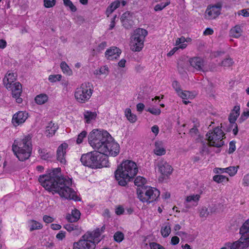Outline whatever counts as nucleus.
<instances>
[{
  "label": "nucleus",
  "mask_w": 249,
  "mask_h": 249,
  "mask_svg": "<svg viewBox=\"0 0 249 249\" xmlns=\"http://www.w3.org/2000/svg\"><path fill=\"white\" fill-rule=\"evenodd\" d=\"M38 181L48 191L58 194L61 197L80 201L81 199L71 188V179L62 176L60 168L48 169L46 174L39 176Z\"/></svg>",
  "instance_id": "obj_1"
},
{
  "label": "nucleus",
  "mask_w": 249,
  "mask_h": 249,
  "mask_svg": "<svg viewBox=\"0 0 249 249\" xmlns=\"http://www.w3.org/2000/svg\"><path fill=\"white\" fill-rule=\"evenodd\" d=\"M138 172L137 164L131 160L123 161L114 172L118 183L121 186H126L129 181L133 179Z\"/></svg>",
  "instance_id": "obj_2"
},
{
  "label": "nucleus",
  "mask_w": 249,
  "mask_h": 249,
  "mask_svg": "<svg viewBox=\"0 0 249 249\" xmlns=\"http://www.w3.org/2000/svg\"><path fill=\"white\" fill-rule=\"evenodd\" d=\"M112 139V137L106 130L93 129L88 136L89 142L95 150L99 152L107 151V142Z\"/></svg>",
  "instance_id": "obj_3"
},
{
  "label": "nucleus",
  "mask_w": 249,
  "mask_h": 249,
  "mask_svg": "<svg viewBox=\"0 0 249 249\" xmlns=\"http://www.w3.org/2000/svg\"><path fill=\"white\" fill-rule=\"evenodd\" d=\"M80 161L83 165L92 169L102 168L109 166L108 157L98 150L83 154Z\"/></svg>",
  "instance_id": "obj_4"
},
{
  "label": "nucleus",
  "mask_w": 249,
  "mask_h": 249,
  "mask_svg": "<svg viewBox=\"0 0 249 249\" xmlns=\"http://www.w3.org/2000/svg\"><path fill=\"white\" fill-rule=\"evenodd\" d=\"M31 137L25 136L19 141L15 140L12 146V150L15 155L20 161H24L31 156L32 151Z\"/></svg>",
  "instance_id": "obj_5"
},
{
  "label": "nucleus",
  "mask_w": 249,
  "mask_h": 249,
  "mask_svg": "<svg viewBox=\"0 0 249 249\" xmlns=\"http://www.w3.org/2000/svg\"><path fill=\"white\" fill-rule=\"evenodd\" d=\"M239 232L241 236L238 240L227 243L230 249H245L249 246V218L241 226Z\"/></svg>",
  "instance_id": "obj_6"
},
{
  "label": "nucleus",
  "mask_w": 249,
  "mask_h": 249,
  "mask_svg": "<svg viewBox=\"0 0 249 249\" xmlns=\"http://www.w3.org/2000/svg\"><path fill=\"white\" fill-rule=\"evenodd\" d=\"M137 194L141 201L150 203L157 199L160 196V192L155 188L145 186L137 188Z\"/></svg>",
  "instance_id": "obj_7"
},
{
  "label": "nucleus",
  "mask_w": 249,
  "mask_h": 249,
  "mask_svg": "<svg viewBox=\"0 0 249 249\" xmlns=\"http://www.w3.org/2000/svg\"><path fill=\"white\" fill-rule=\"evenodd\" d=\"M147 34V31L142 28H138L134 30L131 37L130 48L132 51L140 52L142 50L145 37Z\"/></svg>",
  "instance_id": "obj_8"
},
{
  "label": "nucleus",
  "mask_w": 249,
  "mask_h": 249,
  "mask_svg": "<svg viewBox=\"0 0 249 249\" xmlns=\"http://www.w3.org/2000/svg\"><path fill=\"white\" fill-rule=\"evenodd\" d=\"M93 92V88L89 83H84L80 87L77 88L74 92V96L77 102L85 103L91 97Z\"/></svg>",
  "instance_id": "obj_9"
},
{
  "label": "nucleus",
  "mask_w": 249,
  "mask_h": 249,
  "mask_svg": "<svg viewBox=\"0 0 249 249\" xmlns=\"http://www.w3.org/2000/svg\"><path fill=\"white\" fill-rule=\"evenodd\" d=\"M225 135L223 130L218 126L215 127L213 130H210L206 134V137L210 146L221 147L224 144L223 137Z\"/></svg>",
  "instance_id": "obj_10"
},
{
  "label": "nucleus",
  "mask_w": 249,
  "mask_h": 249,
  "mask_svg": "<svg viewBox=\"0 0 249 249\" xmlns=\"http://www.w3.org/2000/svg\"><path fill=\"white\" fill-rule=\"evenodd\" d=\"M85 234L77 242L73 243V249H94L96 244Z\"/></svg>",
  "instance_id": "obj_11"
},
{
  "label": "nucleus",
  "mask_w": 249,
  "mask_h": 249,
  "mask_svg": "<svg viewBox=\"0 0 249 249\" xmlns=\"http://www.w3.org/2000/svg\"><path fill=\"white\" fill-rule=\"evenodd\" d=\"M221 8L222 4L220 3L208 6L205 14V18L209 20L215 18L220 14Z\"/></svg>",
  "instance_id": "obj_12"
},
{
  "label": "nucleus",
  "mask_w": 249,
  "mask_h": 249,
  "mask_svg": "<svg viewBox=\"0 0 249 249\" xmlns=\"http://www.w3.org/2000/svg\"><path fill=\"white\" fill-rule=\"evenodd\" d=\"M107 151L105 152H102L104 155L108 157V155L115 157L120 152V145L116 142H114L112 138L107 144Z\"/></svg>",
  "instance_id": "obj_13"
},
{
  "label": "nucleus",
  "mask_w": 249,
  "mask_h": 249,
  "mask_svg": "<svg viewBox=\"0 0 249 249\" xmlns=\"http://www.w3.org/2000/svg\"><path fill=\"white\" fill-rule=\"evenodd\" d=\"M158 171L162 175L168 176L170 175L173 171L172 167L166 161L161 160L158 162Z\"/></svg>",
  "instance_id": "obj_14"
},
{
  "label": "nucleus",
  "mask_w": 249,
  "mask_h": 249,
  "mask_svg": "<svg viewBox=\"0 0 249 249\" xmlns=\"http://www.w3.org/2000/svg\"><path fill=\"white\" fill-rule=\"evenodd\" d=\"M9 89L12 90V96L16 99V102L18 104L21 103L22 99L20 97L22 92L21 84L19 82H15Z\"/></svg>",
  "instance_id": "obj_15"
},
{
  "label": "nucleus",
  "mask_w": 249,
  "mask_h": 249,
  "mask_svg": "<svg viewBox=\"0 0 249 249\" xmlns=\"http://www.w3.org/2000/svg\"><path fill=\"white\" fill-rule=\"evenodd\" d=\"M121 21L124 28L129 29L132 27L133 25V17L129 11L124 12L121 16Z\"/></svg>",
  "instance_id": "obj_16"
},
{
  "label": "nucleus",
  "mask_w": 249,
  "mask_h": 249,
  "mask_svg": "<svg viewBox=\"0 0 249 249\" xmlns=\"http://www.w3.org/2000/svg\"><path fill=\"white\" fill-rule=\"evenodd\" d=\"M28 118V113L26 112L18 111L15 114L12 118V123L17 126L23 123Z\"/></svg>",
  "instance_id": "obj_17"
},
{
  "label": "nucleus",
  "mask_w": 249,
  "mask_h": 249,
  "mask_svg": "<svg viewBox=\"0 0 249 249\" xmlns=\"http://www.w3.org/2000/svg\"><path fill=\"white\" fill-rule=\"evenodd\" d=\"M67 143L64 142L58 146L57 151V160L62 164H65L66 160L65 158L66 149L68 147Z\"/></svg>",
  "instance_id": "obj_18"
},
{
  "label": "nucleus",
  "mask_w": 249,
  "mask_h": 249,
  "mask_svg": "<svg viewBox=\"0 0 249 249\" xmlns=\"http://www.w3.org/2000/svg\"><path fill=\"white\" fill-rule=\"evenodd\" d=\"M200 197V195L197 194L187 196L184 203L185 208L189 209L193 206H196L198 204Z\"/></svg>",
  "instance_id": "obj_19"
},
{
  "label": "nucleus",
  "mask_w": 249,
  "mask_h": 249,
  "mask_svg": "<svg viewBox=\"0 0 249 249\" xmlns=\"http://www.w3.org/2000/svg\"><path fill=\"white\" fill-rule=\"evenodd\" d=\"M121 53V50L116 47L107 49L105 53V56L108 60L117 59Z\"/></svg>",
  "instance_id": "obj_20"
},
{
  "label": "nucleus",
  "mask_w": 249,
  "mask_h": 249,
  "mask_svg": "<svg viewBox=\"0 0 249 249\" xmlns=\"http://www.w3.org/2000/svg\"><path fill=\"white\" fill-rule=\"evenodd\" d=\"M189 63L191 66L198 71H203L204 60L199 57H195L189 59Z\"/></svg>",
  "instance_id": "obj_21"
},
{
  "label": "nucleus",
  "mask_w": 249,
  "mask_h": 249,
  "mask_svg": "<svg viewBox=\"0 0 249 249\" xmlns=\"http://www.w3.org/2000/svg\"><path fill=\"white\" fill-rule=\"evenodd\" d=\"M17 76L13 72H7L3 79V82L5 88L9 89L12 87L14 82L16 80Z\"/></svg>",
  "instance_id": "obj_22"
},
{
  "label": "nucleus",
  "mask_w": 249,
  "mask_h": 249,
  "mask_svg": "<svg viewBox=\"0 0 249 249\" xmlns=\"http://www.w3.org/2000/svg\"><path fill=\"white\" fill-rule=\"evenodd\" d=\"M239 115L240 106H235L231 110L228 117V119L231 124H236L235 121H236Z\"/></svg>",
  "instance_id": "obj_23"
},
{
  "label": "nucleus",
  "mask_w": 249,
  "mask_h": 249,
  "mask_svg": "<svg viewBox=\"0 0 249 249\" xmlns=\"http://www.w3.org/2000/svg\"><path fill=\"white\" fill-rule=\"evenodd\" d=\"M80 215V211L75 208L71 211V214H67L66 219L70 223L75 222L79 219Z\"/></svg>",
  "instance_id": "obj_24"
},
{
  "label": "nucleus",
  "mask_w": 249,
  "mask_h": 249,
  "mask_svg": "<svg viewBox=\"0 0 249 249\" xmlns=\"http://www.w3.org/2000/svg\"><path fill=\"white\" fill-rule=\"evenodd\" d=\"M101 231L99 228L96 229L94 231L91 232H87L86 235H89L88 237L94 241V243L96 245L100 241Z\"/></svg>",
  "instance_id": "obj_25"
},
{
  "label": "nucleus",
  "mask_w": 249,
  "mask_h": 249,
  "mask_svg": "<svg viewBox=\"0 0 249 249\" xmlns=\"http://www.w3.org/2000/svg\"><path fill=\"white\" fill-rule=\"evenodd\" d=\"M83 115L85 122L87 124H90L93 121H95L97 116V114L96 112H92L89 110L85 111Z\"/></svg>",
  "instance_id": "obj_26"
},
{
  "label": "nucleus",
  "mask_w": 249,
  "mask_h": 249,
  "mask_svg": "<svg viewBox=\"0 0 249 249\" xmlns=\"http://www.w3.org/2000/svg\"><path fill=\"white\" fill-rule=\"evenodd\" d=\"M155 148L154 149V153L158 156H162L165 154L166 151L163 147L162 142L158 141L155 142Z\"/></svg>",
  "instance_id": "obj_27"
},
{
  "label": "nucleus",
  "mask_w": 249,
  "mask_h": 249,
  "mask_svg": "<svg viewBox=\"0 0 249 249\" xmlns=\"http://www.w3.org/2000/svg\"><path fill=\"white\" fill-rule=\"evenodd\" d=\"M38 152L41 159L43 160H47L53 157V155L49 152H47L45 149H41L38 148Z\"/></svg>",
  "instance_id": "obj_28"
},
{
  "label": "nucleus",
  "mask_w": 249,
  "mask_h": 249,
  "mask_svg": "<svg viewBox=\"0 0 249 249\" xmlns=\"http://www.w3.org/2000/svg\"><path fill=\"white\" fill-rule=\"evenodd\" d=\"M58 128V126L57 124H55L54 123H53L51 122L47 126L46 131L48 133L50 136H53L54 135Z\"/></svg>",
  "instance_id": "obj_29"
},
{
  "label": "nucleus",
  "mask_w": 249,
  "mask_h": 249,
  "mask_svg": "<svg viewBox=\"0 0 249 249\" xmlns=\"http://www.w3.org/2000/svg\"><path fill=\"white\" fill-rule=\"evenodd\" d=\"M48 100V96L46 94H40L37 95L35 99L36 103L38 105L45 104Z\"/></svg>",
  "instance_id": "obj_30"
},
{
  "label": "nucleus",
  "mask_w": 249,
  "mask_h": 249,
  "mask_svg": "<svg viewBox=\"0 0 249 249\" xmlns=\"http://www.w3.org/2000/svg\"><path fill=\"white\" fill-rule=\"evenodd\" d=\"M242 32L240 26L239 25H236L231 30V34L232 36L238 38L241 36Z\"/></svg>",
  "instance_id": "obj_31"
},
{
  "label": "nucleus",
  "mask_w": 249,
  "mask_h": 249,
  "mask_svg": "<svg viewBox=\"0 0 249 249\" xmlns=\"http://www.w3.org/2000/svg\"><path fill=\"white\" fill-rule=\"evenodd\" d=\"M125 115L127 120L131 123H135L137 120V116L131 113V110L130 108H127L125 110Z\"/></svg>",
  "instance_id": "obj_32"
},
{
  "label": "nucleus",
  "mask_w": 249,
  "mask_h": 249,
  "mask_svg": "<svg viewBox=\"0 0 249 249\" xmlns=\"http://www.w3.org/2000/svg\"><path fill=\"white\" fill-rule=\"evenodd\" d=\"M29 223L31 224L30 225V231H32L35 230L41 229L42 228V225L41 223L34 220H31Z\"/></svg>",
  "instance_id": "obj_33"
},
{
  "label": "nucleus",
  "mask_w": 249,
  "mask_h": 249,
  "mask_svg": "<svg viewBox=\"0 0 249 249\" xmlns=\"http://www.w3.org/2000/svg\"><path fill=\"white\" fill-rule=\"evenodd\" d=\"M134 184L137 186V188H141L142 186H145L144 184L145 183V179L141 176L137 177L134 180Z\"/></svg>",
  "instance_id": "obj_34"
},
{
  "label": "nucleus",
  "mask_w": 249,
  "mask_h": 249,
  "mask_svg": "<svg viewBox=\"0 0 249 249\" xmlns=\"http://www.w3.org/2000/svg\"><path fill=\"white\" fill-rule=\"evenodd\" d=\"M60 67L64 73H66L69 75L72 74V71L65 62L63 61L61 63Z\"/></svg>",
  "instance_id": "obj_35"
},
{
  "label": "nucleus",
  "mask_w": 249,
  "mask_h": 249,
  "mask_svg": "<svg viewBox=\"0 0 249 249\" xmlns=\"http://www.w3.org/2000/svg\"><path fill=\"white\" fill-rule=\"evenodd\" d=\"M160 232L163 237H167L171 232V228L169 224L168 223V224L164 227H162Z\"/></svg>",
  "instance_id": "obj_36"
},
{
  "label": "nucleus",
  "mask_w": 249,
  "mask_h": 249,
  "mask_svg": "<svg viewBox=\"0 0 249 249\" xmlns=\"http://www.w3.org/2000/svg\"><path fill=\"white\" fill-rule=\"evenodd\" d=\"M213 180L216 182L219 183L225 181H228V178L224 175H216L213 176Z\"/></svg>",
  "instance_id": "obj_37"
},
{
  "label": "nucleus",
  "mask_w": 249,
  "mask_h": 249,
  "mask_svg": "<svg viewBox=\"0 0 249 249\" xmlns=\"http://www.w3.org/2000/svg\"><path fill=\"white\" fill-rule=\"evenodd\" d=\"M186 41V39L184 37L181 36L180 38H178L176 44V45H179V48L183 49L185 48L187 46V44L184 43Z\"/></svg>",
  "instance_id": "obj_38"
},
{
  "label": "nucleus",
  "mask_w": 249,
  "mask_h": 249,
  "mask_svg": "<svg viewBox=\"0 0 249 249\" xmlns=\"http://www.w3.org/2000/svg\"><path fill=\"white\" fill-rule=\"evenodd\" d=\"M113 238L116 242L120 243L124 239V234L122 232L118 231L114 233Z\"/></svg>",
  "instance_id": "obj_39"
},
{
  "label": "nucleus",
  "mask_w": 249,
  "mask_h": 249,
  "mask_svg": "<svg viewBox=\"0 0 249 249\" xmlns=\"http://www.w3.org/2000/svg\"><path fill=\"white\" fill-rule=\"evenodd\" d=\"M108 73V68L107 66L101 67L99 70H96L94 71V74H107Z\"/></svg>",
  "instance_id": "obj_40"
},
{
  "label": "nucleus",
  "mask_w": 249,
  "mask_h": 249,
  "mask_svg": "<svg viewBox=\"0 0 249 249\" xmlns=\"http://www.w3.org/2000/svg\"><path fill=\"white\" fill-rule=\"evenodd\" d=\"M170 3V1H167L165 3L162 2L160 4H157L154 7V10L155 11H161L165 7H166L167 6L169 5Z\"/></svg>",
  "instance_id": "obj_41"
},
{
  "label": "nucleus",
  "mask_w": 249,
  "mask_h": 249,
  "mask_svg": "<svg viewBox=\"0 0 249 249\" xmlns=\"http://www.w3.org/2000/svg\"><path fill=\"white\" fill-rule=\"evenodd\" d=\"M233 63V61L232 59L230 57H228L221 62L220 65L224 67H230Z\"/></svg>",
  "instance_id": "obj_42"
},
{
  "label": "nucleus",
  "mask_w": 249,
  "mask_h": 249,
  "mask_svg": "<svg viewBox=\"0 0 249 249\" xmlns=\"http://www.w3.org/2000/svg\"><path fill=\"white\" fill-rule=\"evenodd\" d=\"M226 173H228L230 176H233L237 173V167L230 166L226 168Z\"/></svg>",
  "instance_id": "obj_43"
},
{
  "label": "nucleus",
  "mask_w": 249,
  "mask_h": 249,
  "mask_svg": "<svg viewBox=\"0 0 249 249\" xmlns=\"http://www.w3.org/2000/svg\"><path fill=\"white\" fill-rule=\"evenodd\" d=\"M62 78V76L60 74H53L50 75L49 76V80L52 83L56 82V81H60Z\"/></svg>",
  "instance_id": "obj_44"
},
{
  "label": "nucleus",
  "mask_w": 249,
  "mask_h": 249,
  "mask_svg": "<svg viewBox=\"0 0 249 249\" xmlns=\"http://www.w3.org/2000/svg\"><path fill=\"white\" fill-rule=\"evenodd\" d=\"M87 135V133L86 131L84 130L82 131L78 135L76 140V143L80 144L82 142L83 139L86 138Z\"/></svg>",
  "instance_id": "obj_45"
},
{
  "label": "nucleus",
  "mask_w": 249,
  "mask_h": 249,
  "mask_svg": "<svg viewBox=\"0 0 249 249\" xmlns=\"http://www.w3.org/2000/svg\"><path fill=\"white\" fill-rule=\"evenodd\" d=\"M146 111L149 112L155 115H159L160 114L161 111L160 108L154 107H149L146 109Z\"/></svg>",
  "instance_id": "obj_46"
},
{
  "label": "nucleus",
  "mask_w": 249,
  "mask_h": 249,
  "mask_svg": "<svg viewBox=\"0 0 249 249\" xmlns=\"http://www.w3.org/2000/svg\"><path fill=\"white\" fill-rule=\"evenodd\" d=\"M249 116V109L247 111H244L239 119L238 122L239 123H242L245 120H246Z\"/></svg>",
  "instance_id": "obj_47"
},
{
  "label": "nucleus",
  "mask_w": 249,
  "mask_h": 249,
  "mask_svg": "<svg viewBox=\"0 0 249 249\" xmlns=\"http://www.w3.org/2000/svg\"><path fill=\"white\" fill-rule=\"evenodd\" d=\"M56 0H44V5L45 7L51 8L55 4Z\"/></svg>",
  "instance_id": "obj_48"
},
{
  "label": "nucleus",
  "mask_w": 249,
  "mask_h": 249,
  "mask_svg": "<svg viewBox=\"0 0 249 249\" xmlns=\"http://www.w3.org/2000/svg\"><path fill=\"white\" fill-rule=\"evenodd\" d=\"M64 227L66 229V230H67L68 231H71L73 230H78V226L75 225L72 223L66 224Z\"/></svg>",
  "instance_id": "obj_49"
},
{
  "label": "nucleus",
  "mask_w": 249,
  "mask_h": 249,
  "mask_svg": "<svg viewBox=\"0 0 249 249\" xmlns=\"http://www.w3.org/2000/svg\"><path fill=\"white\" fill-rule=\"evenodd\" d=\"M150 249H165L162 246L156 242H152L149 244Z\"/></svg>",
  "instance_id": "obj_50"
},
{
  "label": "nucleus",
  "mask_w": 249,
  "mask_h": 249,
  "mask_svg": "<svg viewBox=\"0 0 249 249\" xmlns=\"http://www.w3.org/2000/svg\"><path fill=\"white\" fill-rule=\"evenodd\" d=\"M235 142L234 141L230 142L229 143V149L228 151L229 154H231L233 153L235 151Z\"/></svg>",
  "instance_id": "obj_51"
},
{
  "label": "nucleus",
  "mask_w": 249,
  "mask_h": 249,
  "mask_svg": "<svg viewBox=\"0 0 249 249\" xmlns=\"http://www.w3.org/2000/svg\"><path fill=\"white\" fill-rule=\"evenodd\" d=\"M64 5L67 7H69L70 10L72 12H75L77 10L76 6L73 5L71 0L67 2V4L65 3Z\"/></svg>",
  "instance_id": "obj_52"
},
{
  "label": "nucleus",
  "mask_w": 249,
  "mask_h": 249,
  "mask_svg": "<svg viewBox=\"0 0 249 249\" xmlns=\"http://www.w3.org/2000/svg\"><path fill=\"white\" fill-rule=\"evenodd\" d=\"M198 133L199 131L195 125H194V127L192 128L189 131V134L192 137L196 136Z\"/></svg>",
  "instance_id": "obj_53"
},
{
  "label": "nucleus",
  "mask_w": 249,
  "mask_h": 249,
  "mask_svg": "<svg viewBox=\"0 0 249 249\" xmlns=\"http://www.w3.org/2000/svg\"><path fill=\"white\" fill-rule=\"evenodd\" d=\"M209 214L208 209L206 207H202L200 212L201 217H206Z\"/></svg>",
  "instance_id": "obj_54"
},
{
  "label": "nucleus",
  "mask_w": 249,
  "mask_h": 249,
  "mask_svg": "<svg viewBox=\"0 0 249 249\" xmlns=\"http://www.w3.org/2000/svg\"><path fill=\"white\" fill-rule=\"evenodd\" d=\"M178 94L182 99L184 100L187 99L188 97L189 96L188 91L183 92L182 90L178 92Z\"/></svg>",
  "instance_id": "obj_55"
},
{
  "label": "nucleus",
  "mask_w": 249,
  "mask_h": 249,
  "mask_svg": "<svg viewBox=\"0 0 249 249\" xmlns=\"http://www.w3.org/2000/svg\"><path fill=\"white\" fill-rule=\"evenodd\" d=\"M172 86L177 93H178L181 90L180 88L179 84L177 81H174L173 82Z\"/></svg>",
  "instance_id": "obj_56"
},
{
  "label": "nucleus",
  "mask_w": 249,
  "mask_h": 249,
  "mask_svg": "<svg viewBox=\"0 0 249 249\" xmlns=\"http://www.w3.org/2000/svg\"><path fill=\"white\" fill-rule=\"evenodd\" d=\"M124 212V210L122 206H118L115 210V213L117 215H120Z\"/></svg>",
  "instance_id": "obj_57"
},
{
  "label": "nucleus",
  "mask_w": 249,
  "mask_h": 249,
  "mask_svg": "<svg viewBox=\"0 0 249 249\" xmlns=\"http://www.w3.org/2000/svg\"><path fill=\"white\" fill-rule=\"evenodd\" d=\"M107 46V43L106 41H103L99 44L97 47V50L98 51H101L104 50Z\"/></svg>",
  "instance_id": "obj_58"
},
{
  "label": "nucleus",
  "mask_w": 249,
  "mask_h": 249,
  "mask_svg": "<svg viewBox=\"0 0 249 249\" xmlns=\"http://www.w3.org/2000/svg\"><path fill=\"white\" fill-rule=\"evenodd\" d=\"M117 15H115L113 16V18L111 19L110 24L109 25V30H112L115 26V19L117 18Z\"/></svg>",
  "instance_id": "obj_59"
},
{
  "label": "nucleus",
  "mask_w": 249,
  "mask_h": 249,
  "mask_svg": "<svg viewBox=\"0 0 249 249\" xmlns=\"http://www.w3.org/2000/svg\"><path fill=\"white\" fill-rule=\"evenodd\" d=\"M43 220L46 223H51L53 221V218L50 216L45 215L43 217Z\"/></svg>",
  "instance_id": "obj_60"
},
{
  "label": "nucleus",
  "mask_w": 249,
  "mask_h": 249,
  "mask_svg": "<svg viewBox=\"0 0 249 249\" xmlns=\"http://www.w3.org/2000/svg\"><path fill=\"white\" fill-rule=\"evenodd\" d=\"M65 231H60L59 233L56 234V237L57 239L59 240H62L65 237Z\"/></svg>",
  "instance_id": "obj_61"
},
{
  "label": "nucleus",
  "mask_w": 249,
  "mask_h": 249,
  "mask_svg": "<svg viewBox=\"0 0 249 249\" xmlns=\"http://www.w3.org/2000/svg\"><path fill=\"white\" fill-rule=\"evenodd\" d=\"M202 145L200 152L201 153H203L205 152H208L209 151V148L207 144L205 143L204 142H202Z\"/></svg>",
  "instance_id": "obj_62"
},
{
  "label": "nucleus",
  "mask_w": 249,
  "mask_h": 249,
  "mask_svg": "<svg viewBox=\"0 0 249 249\" xmlns=\"http://www.w3.org/2000/svg\"><path fill=\"white\" fill-rule=\"evenodd\" d=\"M243 183L245 186H248L249 184V174H247L244 177Z\"/></svg>",
  "instance_id": "obj_63"
},
{
  "label": "nucleus",
  "mask_w": 249,
  "mask_h": 249,
  "mask_svg": "<svg viewBox=\"0 0 249 249\" xmlns=\"http://www.w3.org/2000/svg\"><path fill=\"white\" fill-rule=\"evenodd\" d=\"M179 241V238L177 236H174L171 238V243L173 245H176L178 243Z\"/></svg>",
  "instance_id": "obj_64"
}]
</instances>
